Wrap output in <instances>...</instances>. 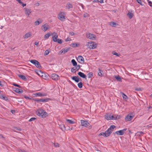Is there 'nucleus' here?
<instances>
[{"mask_svg":"<svg viewBox=\"0 0 152 152\" xmlns=\"http://www.w3.org/2000/svg\"><path fill=\"white\" fill-rule=\"evenodd\" d=\"M71 40V39L70 38L68 37L67 38H66V40L65 41L66 42H68V41H69Z\"/></svg>","mask_w":152,"mask_h":152,"instance_id":"obj_48","label":"nucleus"},{"mask_svg":"<svg viewBox=\"0 0 152 152\" xmlns=\"http://www.w3.org/2000/svg\"><path fill=\"white\" fill-rule=\"evenodd\" d=\"M116 24V23L114 22H111L110 23V25L112 26H115V25Z\"/></svg>","mask_w":152,"mask_h":152,"instance_id":"obj_45","label":"nucleus"},{"mask_svg":"<svg viewBox=\"0 0 152 152\" xmlns=\"http://www.w3.org/2000/svg\"><path fill=\"white\" fill-rule=\"evenodd\" d=\"M54 146L56 147H59V144L57 143H54Z\"/></svg>","mask_w":152,"mask_h":152,"instance_id":"obj_44","label":"nucleus"},{"mask_svg":"<svg viewBox=\"0 0 152 152\" xmlns=\"http://www.w3.org/2000/svg\"><path fill=\"white\" fill-rule=\"evenodd\" d=\"M36 119V118H35L34 117L32 118H30L29 120V121L31 122V121H34Z\"/></svg>","mask_w":152,"mask_h":152,"instance_id":"obj_42","label":"nucleus"},{"mask_svg":"<svg viewBox=\"0 0 152 152\" xmlns=\"http://www.w3.org/2000/svg\"><path fill=\"white\" fill-rule=\"evenodd\" d=\"M18 76L19 77L21 78L22 79L24 80H26L27 79L25 76L22 75H18Z\"/></svg>","mask_w":152,"mask_h":152,"instance_id":"obj_27","label":"nucleus"},{"mask_svg":"<svg viewBox=\"0 0 152 152\" xmlns=\"http://www.w3.org/2000/svg\"><path fill=\"white\" fill-rule=\"evenodd\" d=\"M37 113L38 115L42 118H45L48 116V113L41 109L37 110Z\"/></svg>","mask_w":152,"mask_h":152,"instance_id":"obj_1","label":"nucleus"},{"mask_svg":"<svg viewBox=\"0 0 152 152\" xmlns=\"http://www.w3.org/2000/svg\"><path fill=\"white\" fill-rule=\"evenodd\" d=\"M126 129H124L123 130H121L116 132L115 134H116L117 135H123L124 134L126 130Z\"/></svg>","mask_w":152,"mask_h":152,"instance_id":"obj_12","label":"nucleus"},{"mask_svg":"<svg viewBox=\"0 0 152 152\" xmlns=\"http://www.w3.org/2000/svg\"><path fill=\"white\" fill-rule=\"evenodd\" d=\"M30 62L34 64L39 69H40L41 66L40 63L36 60H32L30 61Z\"/></svg>","mask_w":152,"mask_h":152,"instance_id":"obj_5","label":"nucleus"},{"mask_svg":"<svg viewBox=\"0 0 152 152\" xmlns=\"http://www.w3.org/2000/svg\"><path fill=\"white\" fill-rule=\"evenodd\" d=\"M111 134V133L109 131H108V130H107L105 132H102L100 133L99 134V135L107 137L109 136Z\"/></svg>","mask_w":152,"mask_h":152,"instance_id":"obj_7","label":"nucleus"},{"mask_svg":"<svg viewBox=\"0 0 152 152\" xmlns=\"http://www.w3.org/2000/svg\"><path fill=\"white\" fill-rule=\"evenodd\" d=\"M52 35L53 36L52 39L53 41L54 42H56V41H57V40L58 39L57 38L58 37V35L57 33L55 32H53L52 33Z\"/></svg>","mask_w":152,"mask_h":152,"instance_id":"obj_14","label":"nucleus"},{"mask_svg":"<svg viewBox=\"0 0 152 152\" xmlns=\"http://www.w3.org/2000/svg\"><path fill=\"white\" fill-rule=\"evenodd\" d=\"M17 129L18 131H21V129L19 128H17Z\"/></svg>","mask_w":152,"mask_h":152,"instance_id":"obj_61","label":"nucleus"},{"mask_svg":"<svg viewBox=\"0 0 152 152\" xmlns=\"http://www.w3.org/2000/svg\"><path fill=\"white\" fill-rule=\"evenodd\" d=\"M58 18L61 21L65 20L66 18L65 13L63 12H60L58 15Z\"/></svg>","mask_w":152,"mask_h":152,"instance_id":"obj_4","label":"nucleus"},{"mask_svg":"<svg viewBox=\"0 0 152 152\" xmlns=\"http://www.w3.org/2000/svg\"><path fill=\"white\" fill-rule=\"evenodd\" d=\"M72 79L76 83H78L80 80H79L78 76H73L72 77Z\"/></svg>","mask_w":152,"mask_h":152,"instance_id":"obj_21","label":"nucleus"},{"mask_svg":"<svg viewBox=\"0 0 152 152\" xmlns=\"http://www.w3.org/2000/svg\"><path fill=\"white\" fill-rule=\"evenodd\" d=\"M23 10L26 15L27 17H29L30 14L31 13V10L26 8H24Z\"/></svg>","mask_w":152,"mask_h":152,"instance_id":"obj_8","label":"nucleus"},{"mask_svg":"<svg viewBox=\"0 0 152 152\" xmlns=\"http://www.w3.org/2000/svg\"><path fill=\"white\" fill-rule=\"evenodd\" d=\"M24 97L26 99H31V98H29L26 96H24Z\"/></svg>","mask_w":152,"mask_h":152,"instance_id":"obj_51","label":"nucleus"},{"mask_svg":"<svg viewBox=\"0 0 152 152\" xmlns=\"http://www.w3.org/2000/svg\"><path fill=\"white\" fill-rule=\"evenodd\" d=\"M57 41H56V42H57L60 44H61L62 42V40L61 39H58Z\"/></svg>","mask_w":152,"mask_h":152,"instance_id":"obj_37","label":"nucleus"},{"mask_svg":"<svg viewBox=\"0 0 152 152\" xmlns=\"http://www.w3.org/2000/svg\"><path fill=\"white\" fill-rule=\"evenodd\" d=\"M152 124H151L150 125H149L147 126L148 127H152V125H151Z\"/></svg>","mask_w":152,"mask_h":152,"instance_id":"obj_57","label":"nucleus"},{"mask_svg":"<svg viewBox=\"0 0 152 152\" xmlns=\"http://www.w3.org/2000/svg\"><path fill=\"white\" fill-rule=\"evenodd\" d=\"M31 36V33L30 32H28L25 34L23 36V38L24 39H27L30 37Z\"/></svg>","mask_w":152,"mask_h":152,"instance_id":"obj_16","label":"nucleus"},{"mask_svg":"<svg viewBox=\"0 0 152 152\" xmlns=\"http://www.w3.org/2000/svg\"><path fill=\"white\" fill-rule=\"evenodd\" d=\"M21 152H26L24 150H22V151H21Z\"/></svg>","mask_w":152,"mask_h":152,"instance_id":"obj_62","label":"nucleus"},{"mask_svg":"<svg viewBox=\"0 0 152 152\" xmlns=\"http://www.w3.org/2000/svg\"><path fill=\"white\" fill-rule=\"evenodd\" d=\"M66 121L70 124H72L75 123V122L73 121H72V120L66 119Z\"/></svg>","mask_w":152,"mask_h":152,"instance_id":"obj_34","label":"nucleus"},{"mask_svg":"<svg viewBox=\"0 0 152 152\" xmlns=\"http://www.w3.org/2000/svg\"><path fill=\"white\" fill-rule=\"evenodd\" d=\"M39 101L42 102H46V100L44 99H40L39 100Z\"/></svg>","mask_w":152,"mask_h":152,"instance_id":"obj_43","label":"nucleus"},{"mask_svg":"<svg viewBox=\"0 0 152 152\" xmlns=\"http://www.w3.org/2000/svg\"><path fill=\"white\" fill-rule=\"evenodd\" d=\"M52 79L55 81H57L59 79V76L56 74H53L50 75Z\"/></svg>","mask_w":152,"mask_h":152,"instance_id":"obj_9","label":"nucleus"},{"mask_svg":"<svg viewBox=\"0 0 152 152\" xmlns=\"http://www.w3.org/2000/svg\"><path fill=\"white\" fill-rule=\"evenodd\" d=\"M77 61L81 63H83L84 62V59L81 56H79L77 58Z\"/></svg>","mask_w":152,"mask_h":152,"instance_id":"obj_15","label":"nucleus"},{"mask_svg":"<svg viewBox=\"0 0 152 152\" xmlns=\"http://www.w3.org/2000/svg\"><path fill=\"white\" fill-rule=\"evenodd\" d=\"M50 28V26L47 24H45L41 27L42 30L44 31H46Z\"/></svg>","mask_w":152,"mask_h":152,"instance_id":"obj_11","label":"nucleus"},{"mask_svg":"<svg viewBox=\"0 0 152 152\" xmlns=\"http://www.w3.org/2000/svg\"><path fill=\"white\" fill-rule=\"evenodd\" d=\"M69 50V48H66L65 49H62L60 51V53L61 54H64L65 53L67 52Z\"/></svg>","mask_w":152,"mask_h":152,"instance_id":"obj_20","label":"nucleus"},{"mask_svg":"<svg viewBox=\"0 0 152 152\" xmlns=\"http://www.w3.org/2000/svg\"><path fill=\"white\" fill-rule=\"evenodd\" d=\"M2 86V85L1 83V81H0V86Z\"/></svg>","mask_w":152,"mask_h":152,"instance_id":"obj_63","label":"nucleus"},{"mask_svg":"<svg viewBox=\"0 0 152 152\" xmlns=\"http://www.w3.org/2000/svg\"><path fill=\"white\" fill-rule=\"evenodd\" d=\"M71 46L72 47L75 48L77 47V44L76 43H72L71 44Z\"/></svg>","mask_w":152,"mask_h":152,"instance_id":"obj_38","label":"nucleus"},{"mask_svg":"<svg viewBox=\"0 0 152 152\" xmlns=\"http://www.w3.org/2000/svg\"><path fill=\"white\" fill-rule=\"evenodd\" d=\"M83 16L84 18H86L88 16V15L87 13L85 14Z\"/></svg>","mask_w":152,"mask_h":152,"instance_id":"obj_52","label":"nucleus"},{"mask_svg":"<svg viewBox=\"0 0 152 152\" xmlns=\"http://www.w3.org/2000/svg\"><path fill=\"white\" fill-rule=\"evenodd\" d=\"M149 5H150V6H151V7H152V4H150Z\"/></svg>","mask_w":152,"mask_h":152,"instance_id":"obj_64","label":"nucleus"},{"mask_svg":"<svg viewBox=\"0 0 152 152\" xmlns=\"http://www.w3.org/2000/svg\"><path fill=\"white\" fill-rule=\"evenodd\" d=\"M66 7L68 9H69L70 8H72L73 7L72 5L70 3H68L66 4Z\"/></svg>","mask_w":152,"mask_h":152,"instance_id":"obj_26","label":"nucleus"},{"mask_svg":"<svg viewBox=\"0 0 152 152\" xmlns=\"http://www.w3.org/2000/svg\"><path fill=\"white\" fill-rule=\"evenodd\" d=\"M81 125L83 126L87 127L90 124L87 121L81 120L80 121Z\"/></svg>","mask_w":152,"mask_h":152,"instance_id":"obj_13","label":"nucleus"},{"mask_svg":"<svg viewBox=\"0 0 152 152\" xmlns=\"http://www.w3.org/2000/svg\"><path fill=\"white\" fill-rule=\"evenodd\" d=\"M50 36V34L49 33H48L46 34L44 36V38L45 39H48Z\"/></svg>","mask_w":152,"mask_h":152,"instance_id":"obj_31","label":"nucleus"},{"mask_svg":"<svg viewBox=\"0 0 152 152\" xmlns=\"http://www.w3.org/2000/svg\"><path fill=\"white\" fill-rule=\"evenodd\" d=\"M86 45L90 50L94 49L97 47V45L94 42H87Z\"/></svg>","mask_w":152,"mask_h":152,"instance_id":"obj_2","label":"nucleus"},{"mask_svg":"<svg viewBox=\"0 0 152 152\" xmlns=\"http://www.w3.org/2000/svg\"><path fill=\"white\" fill-rule=\"evenodd\" d=\"M77 85L79 88H81L83 87V83L81 82H80L78 83Z\"/></svg>","mask_w":152,"mask_h":152,"instance_id":"obj_35","label":"nucleus"},{"mask_svg":"<svg viewBox=\"0 0 152 152\" xmlns=\"http://www.w3.org/2000/svg\"><path fill=\"white\" fill-rule=\"evenodd\" d=\"M137 2L139 4H140L141 5H142V2L141 0H136Z\"/></svg>","mask_w":152,"mask_h":152,"instance_id":"obj_47","label":"nucleus"},{"mask_svg":"<svg viewBox=\"0 0 152 152\" xmlns=\"http://www.w3.org/2000/svg\"><path fill=\"white\" fill-rule=\"evenodd\" d=\"M14 91L17 93H21L23 92V91L22 90L20 89L19 88H14Z\"/></svg>","mask_w":152,"mask_h":152,"instance_id":"obj_23","label":"nucleus"},{"mask_svg":"<svg viewBox=\"0 0 152 152\" xmlns=\"http://www.w3.org/2000/svg\"><path fill=\"white\" fill-rule=\"evenodd\" d=\"M99 2V1L98 0H94L93 1V2Z\"/></svg>","mask_w":152,"mask_h":152,"instance_id":"obj_55","label":"nucleus"},{"mask_svg":"<svg viewBox=\"0 0 152 152\" xmlns=\"http://www.w3.org/2000/svg\"><path fill=\"white\" fill-rule=\"evenodd\" d=\"M72 68L71 72L73 73H75L76 71H78L80 68V66L78 65Z\"/></svg>","mask_w":152,"mask_h":152,"instance_id":"obj_10","label":"nucleus"},{"mask_svg":"<svg viewBox=\"0 0 152 152\" xmlns=\"http://www.w3.org/2000/svg\"><path fill=\"white\" fill-rule=\"evenodd\" d=\"M78 75L81 77L83 78H86V76L83 72H80L78 73Z\"/></svg>","mask_w":152,"mask_h":152,"instance_id":"obj_19","label":"nucleus"},{"mask_svg":"<svg viewBox=\"0 0 152 152\" xmlns=\"http://www.w3.org/2000/svg\"><path fill=\"white\" fill-rule=\"evenodd\" d=\"M16 1H18V2L20 3V4H22V2L21 1V0H16Z\"/></svg>","mask_w":152,"mask_h":152,"instance_id":"obj_54","label":"nucleus"},{"mask_svg":"<svg viewBox=\"0 0 152 152\" xmlns=\"http://www.w3.org/2000/svg\"><path fill=\"white\" fill-rule=\"evenodd\" d=\"M144 133L142 132H139L136 133L137 135L138 136H142L143 134Z\"/></svg>","mask_w":152,"mask_h":152,"instance_id":"obj_29","label":"nucleus"},{"mask_svg":"<svg viewBox=\"0 0 152 152\" xmlns=\"http://www.w3.org/2000/svg\"><path fill=\"white\" fill-rule=\"evenodd\" d=\"M41 22H39V21H35V22H34V24H35V25H36V26H37V25H39V24L41 23Z\"/></svg>","mask_w":152,"mask_h":152,"instance_id":"obj_40","label":"nucleus"},{"mask_svg":"<svg viewBox=\"0 0 152 152\" xmlns=\"http://www.w3.org/2000/svg\"><path fill=\"white\" fill-rule=\"evenodd\" d=\"M34 44L35 45H36V46H38V45L39 44V42H35V43H34Z\"/></svg>","mask_w":152,"mask_h":152,"instance_id":"obj_56","label":"nucleus"},{"mask_svg":"<svg viewBox=\"0 0 152 152\" xmlns=\"http://www.w3.org/2000/svg\"><path fill=\"white\" fill-rule=\"evenodd\" d=\"M98 70L99 71V72L98 73V75L100 76H102L103 75V71L100 69H99Z\"/></svg>","mask_w":152,"mask_h":152,"instance_id":"obj_25","label":"nucleus"},{"mask_svg":"<svg viewBox=\"0 0 152 152\" xmlns=\"http://www.w3.org/2000/svg\"><path fill=\"white\" fill-rule=\"evenodd\" d=\"M115 127V126L114 125H112L110 126V127L108 129V131L110 132L111 133L113 131L114 128Z\"/></svg>","mask_w":152,"mask_h":152,"instance_id":"obj_17","label":"nucleus"},{"mask_svg":"<svg viewBox=\"0 0 152 152\" xmlns=\"http://www.w3.org/2000/svg\"><path fill=\"white\" fill-rule=\"evenodd\" d=\"M133 116L131 115H128L125 118V120L127 121H130L133 118Z\"/></svg>","mask_w":152,"mask_h":152,"instance_id":"obj_18","label":"nucleus"},{"mask_svg":"<svg viewBox=\"0 0 152 152\" xmlns=\"http://www.w3.org/2000/svg\"><path fill=\"white\" fill-rule=\"evenodd\" d=\"M115 77L118 81H121V78L119 76H115Z\"/></svg>","mask_w":152,"mask_h":152,"instance_id":"obj_33","label":"nucleus"},{"mask_svg":"<svg viewBox=\"0 0 152 152\" xmlns=\"http://www.w3.org/2000/svg\"><path fill=\"white\" fill-rule=\"evenodd\" d=\"M49 53V51L48 50H46L44 54L45 55H47Z\"/></svg>","mask_w":152,"mask_h":152,"instance_id":"obj_46","label":"nucleus"},{"mask_svg":"<svg viewBox=\"0 0 152 152\" xmlns=\"http://www.w3.org/2000/svg\"><path fill=\"white\" fill-rule=\"evenodd\" d=\"M127 15L129 18L130 19H131L134 15V14L132 12H129L127 14Z\"/></svg>","mask_w":152,"mask_h":152,"instance_id":"obj_22","label":"nucleus"},{"mask_svg":"<svg viewBox=\"0 0 152 152\" xmlns=\"http://www.w3.org/2000/svg\"><path fill=\"white\" fill-rule=\"evenodd\" d=\"M36 95L38 96H46V95H44L43 94H41L40 93H39L36 94Z\"/></svg>","mask_w":152,"mask_h":152,"instance_id":"obj_36","label":"nucleus"},{"mask_svg":"<svg viewBox=\"0 0 152 152\" xmlns=\"http://www.w3.org/2000/svg\"><path fill=\"white\" fill-rule=\"evenodd\" d=\"M22 5L23 7H24V6H25L26 5V4H23L22 3Z\"/></svg>","mask_w":152,"mask_h":152,"instance_id":"obj_58","label":"nucleus"},{"mask_svg":"<svg viewBox=\"0 0 152 152\" xmlns=\"http://www.w3.org/2000/svg\"><path fill=\"white\" fill-rule=\"evenodd\" d=\"M39 5V3H35V5L36 6H38Z\"/></svg>","mask_w":152,"mask_h":152,"instance_id":"obj_53","label":"nucleus"},{"mask_svg":"<svg viewBox=\"0 0 152 152\" xmlns=\"http://www.w3.org/2000/svg\"><path fill=\"white\" fill-rule=\"evenodd\" d=\"M122 95V96L123 99L125 100H126L127 99V96L123 93H121Z\"/></svg>","mask_w":152,"mask_h":152,"instance_id":"obj_30","label":"nucleus"},{"mask_svg":"<svg viewBox=\"0 0 152 152\" xmlns=\"http://www.w3.org/2000/svg\"><path fill=\"white\" fill-rule=\"evenodd\" d=\"M0 98H1V99H3V100L6 101H7L8 100L7 97L2 95H0Z\"/></svg>","mask_w":152,"mask_h":152,"instance_id":"obj_24","label":"nucleus"},{"mask_svg":"<svg viewBox=\"0 0 152 152\" xmlns=\"http://www.w3.org/2000/svg\"><path fill=\"white\" fill-rule=\"evenodd\" d=\"M88 77L89 78H90L93 76V73L92 72H89L88 74Z\"/></svg>","mask_w":152,"mask_h":152,"instance_id":"obj_32","label":"nucleus"},{"mask_svg":"<svg viewBox=\"0 0 152 152\" xmlns=\"http://www.w3.org/2000/svg\"><path fill=\"white\" fill-rule=\"evenodd\" d=\"M87 37L92 40H95L96 38V36L90 33H88L86 34Z\"/></svg>","mask_w":152,"mask_h":152,"instance_id":"obj_6","label":"nucleus"},{"mask_svg":"<svg viewBox=\"0 0 152 152\" xmlns=\"http://www.w3.org/2000/svg\"><path fill=\"white\" fill-rule=\"evenodd\" d=\"M135 90L137 91H140L142 90L140 88H136L135 89Z\"/></svg>","mask_w":152,"mask_h":152,"instance_id":"obj_50","label":"nucleus"},{"mask_svg":"<svg viewBox=\"0 0 152 152\" xmlns=\"http://www.w3.org/2000/svg\"><path fill=\"white\" fill-rule=\"evenodd\" d=\"M148 2L149 4H152V2L151 1L149 0H148Z\"/></svg>","mask_w":152,"mask_h":152,"instance_id":"obj_60","label":"nucleus"},{"mask_svg":"<svg viewBox=\"0 0 152 152\" xmlns=\"http://www.w3.org/2000/svg\"><path fill=\"white\" fill-rule=\"evenodd\" d=\"M69 34L71 36H73L75 34V33L73 32H69Z\"/></svg>","mask_w":152,"mask_h":152,"instance_id":"obj_49","label":"nucleus"},{"mask_svg":"<svg viewBox=\"0 0 152 152\" xmlns=\"http://www.w3.org/2000/svg\"><path fill=\"white\" fill-rule=\"evenodd\" d=\"M120 116H117L116 117L115 115V116L114 115H109L108 114H107L105 115V118L107 120H115L116 119L119 118Z\"/></svg>","mask_w":152,"mask_h":152,"instance_id":"obj_3","label":"nucleus"},{"mask_svg":"<svg viewBox=\"0 0 152 152\" xmlns=\"http://www.w3.org/2000/svg\"><path fill=\"white\" fill-rule=\"evenodd\" d=\"M99 2H100V3H104V1L103 0H101L100 1H99Z\"/></svg>","mask_w":152,"mask_h":152,"instance_id":"obj_59","label":"nucleus"},{"mask_svg":"<svg viewBox=\"0 0 152 152\" xmlns=\"http://www.w3.org/2000/svg\"><path fill=\"white\" fill-rule=\"evenodd\" d=\"M12 85L18 87V88H21V86L19 85H18V84H16L14 83H13Z\"/></svg>","mask_w":152,"mask_h":152,"instance_id":"obj_39","label":"nucleus"},{"mask_svg":"<svg viewBox=\"0 0 152 152\" xmlns=\"http://www.w3.org/2000/svg\"><path fill=\"white\" fill-rule=\"evenodd\" d=\"M112 54L114 55H115L117 56H119L120 55H119L118 53L115 52H112Z\"/></svg>","mask_w":152,"mask_h":152,"instance_id":"obj_41","label":"nucleus"},{"mask_svg":"<svg viewBox=\"0 0 152 152\" xmlns=\"http://www.w3.org/2000/svg\"><path fill=\"white\" fill-rule=\"evenodd\" d=\"M71 62L73 66H76L77 65V63L75 60L73 59L71 61Z\"/></svg>","mask_w":152,"mask_h":152,"instance_id":"obj_28","label":"nucleus"}]
</instances>
